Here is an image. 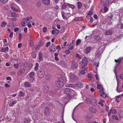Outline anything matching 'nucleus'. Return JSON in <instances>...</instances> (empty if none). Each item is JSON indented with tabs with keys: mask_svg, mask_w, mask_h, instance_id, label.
<instances>
[{
	"mask_svg": "<svg viewBox=\"0 0 123 123\" xmlns=\"http://www.w3.org/2000/svg\"><path fill=\"white\" fill-rule=\"evenodd\" d=\"M37 73V76L40 78H43L45 74L44 71L42 69H39Z\"/></svg>",
	"mask_w": 123,
	"mask_h": 123,
	"instance_id": "obj_1",
	"label": "nucleus"
},
{
	"mask_svg": "<svg viewBox=\"0 0 123 123\" xmlns=\"http://www.w3.org/2000/svg\"><path fill=\"white\" fill-rule=\"evenodd\" d=\"M104 50L102 49L101 48H99L96 52L95 55L96 57L99 58H100L101 54L103 53Z\"/></svg>",
	"mask_w": 123,
	"mask_h": 123,
	"instance_id": "obj_2",
	"label": "nucleus"
},
{
	"mask_svg": "<svg viewBox=\"0 0 123 123\" xmlns=\"http://www.w3.org/2000/svg\"><path fill=\"white\" fill-rule=\"evenodd\" d=\"M58 81L55 82L56 86L58 87H61L63 86V79L60 78Z\"/></svg>",
	"mask_w": 123,
	"mask_h": 123,
	"instance_id": "obj_3",
	"label": "nucleus"
},
{
	"mask_svg": "<svg viewBox=\"0 0 123 123\" xmlns=\"http://www.w3.org/2000/svg\"><path fill=\"white\" fill-rule=\"evenodd\" d=\"M88 63V61L87 59L86 58H84L82 59V62H80V64H82L84 65L82 66V68H83L85 70H87V68H86L85 65L87 64Z\"/></svg>",
	"mask_w": 123,
	"mask_h": 123,
	"instance_id": "obj_4",
	"label": "nucleus"
},
{
	"mask_svg": "<svg viewBox=\"0 0 123 123\" xmlns=\"http://www.w3.org/2000/svg\"><path fill=\"white\" fill-rule=\"evenodd\" d=\"M63 93L69 96L71 92V90L68 88H67L63 90Z\"/></svg>",
	"mask_w": 123,
	"mask_h": 123,
	"instance_id": "obj_5",
	"label": "nucleus"
},
{
	"mask_svg": "<svg viewBox=\"0 0 123 123\" xmlns=\"http://www.w3.org/2000/svg\"><path fill=\"white\" fill-rule=\"evenodd\" d=\"M71 67L72 69H75L78 67V64L74 60L71 62Z\"/></svg>",
	"mask_w": 123,
	"mask_h": 123,
	"instance_id": "obj_6",
	"label": "nucleus"
},
{
	"mask_svg": "<svg viewBox=\"0 0 123 123\" xmlns=\"http://www.w3.org/2000/svg\"><path fill=\"white\" fill-rule=\"evenodd\" d=\"M68 74L71 79L75 80H78V78L77 77L71 73H69Z\"/></svg>",
	"mask_w": 123,
	"mask_h": 123,
	"instance_id": "obj_7",
	"label": "nucleus"
},
{
	"mask_svg": "<svg viewBox=\"0 0 123 123\" xmlns=\"http://www.w3.org/2000/svg\"><path fill=\"white\" fill-rule=\"evenodd\" d=\"M49 49L50 51L52 53L55 52L56 50L55 47L53 44L49 47Z\"/></svg>",
	"mask_w": 123,
	"mask_h": 123,
	"instance_id": "obj_8",
	"label": "nucleus"
},
{
	"mask_svg": "<svg viewBox=\"0 0 123 123\" xmlns=\"http://www.w3.org/2000/svg\"><path fill=\"white\" fill-rule=\"evenodd\" d=\"M25 70L24 68H21L20 69L18 72V74L19 76H21L25 72Z\"/></svg>",
	"mask_w": 123,
	"mask_h": 123,
	"instance_id": "obj_9",
	"label": "nucleus"
},
{
	"mask_svg": "<svg viewBox=\"0 0 123 123\" xmlns=\"http://www.w3.org/2000/svg\"><path fill=\"white\" fill-rule=\"evenodd\" d=\"M111 113L112 114H116L117 113V111L115 109H111L110 110V112L108 115V116L110 115Z\"/></svg>",
	"mask_w": 123,
	"mask_h": 123,
	"instance_id": "obj_10",
	"label": "nucleus"
},
{
	"mask_svg": "<svg viewBox=\"0 0 123 123\" xmlns=\"http://www.w3.org/2000/svg\"><path fill=\"white\" fill-rule=\"evenodd\" d=\"M97 89H100L99 91L100 92H102L104 91V88L101 85L97 84Z\"/></svg>",
	"mask_w": 123,
	"mask_h": 123,
	"instance_id": "obj_11",
	"label": "nucleus"
},
{
	"mask_svg": "<svg viewBox=\"0 0 123 123\" xmlns=\"http://www.w3.org/2000/svg\"><path fill=\"white\" fill-rule=\"evenodd\" d=\"M112 31L111 30H107L105 32V35H111L112 34Z\"/></svg>",
	"mask_w": 123,
	"mask_h": 123,
	"instance_id": "obj_12",
	"label": "nucleus"
},
{
	"mask_svg": "<svg viewBox=\"0 0 123 123\" xmlns=\"http://www.w3.org/2000/svg\"><path fill=\"white\" fill-rule=\"evenodd\" d=\"M39 62L42 61L43 59V55L41 52H40L39 53Z\"/></svg>",
	"mask_w": 123,
	"mask_h": 123,
	"instance_id": "obj_13",
	"label": "nucleus"
},
{
	"mask_svg": "<svg viewBox=\"0 0 123 123\" xmlns=\"http://www.w3.org/2000/svg\"><path fill=\"white\" fill-rule=\"evenodd\" d=\"M34 75L35 73L33 72H31L30 74L29 77L31 79L32 81H33L34 79Z\"/></svg>",
	"mask_w": 123,
	"mask_h": 123,
	"instance_id": "obj_14",
	"label": "nucleus"
},
{
	"mask_svg": "<svg viewBox=\"0 0 123 123\" xmlns=\"http://www.w3.org/2000/svg\"><path fill=\"white\" fill-rule=\"evenodd\" d=\"M75 85L76 86L79 88H82L83 87V84L80 82H77L76 83Z\"/></svg>",
	"mask_w": 123,
	"mask_h": 123,
	"instance_id": "obj_15",
	"label": "nucleus"
},
{
	"mask_svg": "<svg viewBox=\"0 0 123 123\" xmlns=\"http://www.w3.org/2000/svg\"><path fill=\"white\" fill-rule=\"evenodd\" d=\"M67 46L68 48V49H69L70 50H72L73 48V43H70L68 44Z\"/></svg>",
	"mask_w": 123,
	"mask_h": 123,
	"instance_id": "obj_16",
	"label": "nucleus"
},
{
	"mask_svg": "<svg viewBox=\"0 0 123 123\" xmlns=\"http://www.w3.org/2000/svg\"><path fill=\"white\" fill-rule=\"evenodd\" d=\"M122 58L120 57L117 60H115V61L116 62V65H118L120 63L121 60H122Z\"/></svg>",
	"mask_w": 123,
	"mask_h": 123,
	"instance_id": "obj_17",
	"label": "nucleus"
},
{
	"mask_svg": "<svg viewBox=\"0 0 123 123\" xmlns=\"http://www.w3.org/2000/svg\"><path fill=\"white\" fill-rule=\"evenodd\" d=\"M76 5H77L78 8V9H80L81 8L82 6V3L81 2H78L76 3Z\"/></svg>",
	"mask_w": 123,
	"mask_h": 123,
	"instance_id": "obj_18",
	"label": "nucleus"
},
{
	"mask_svg": "<svg viewBox=\"0 0 123 123\" xmlns=\"http://www.w3.org/2000/svg\"><path fill=\"white\" fill-rule=\"evenodd\" d=\"M92 49V47L89 46L87 47L86 49V52L87 54L89 53Z\"/></svg>",
	"mask_w": 123,
	"mask_h": 123,
	"instance_id": "obj_19",
	"label": "nucleus"
},
{
	"mask_svg": "<svg viewBox=\"0 0 123 123\" xmlns=\"http://www.w3.org/2000/svg\"><path fill=\"white\" fill-rule=\"evenodd\" d=\"M89 109L90 111L92 113H95L97 111L96 109L94 108L90 107L89 108Z\"/></svg>",
	"mask_w": 123,
	"mask_h": 123,
	"instance_id": "obj_20",
	"label": "nucleus"
},
{
	"mask_svg": "<svg viewBox=\"0 0 123 123\" xmlns=\"http://www.w3.org/2000/svg\"><path fill=\"white\" fill-rule=\"evenodd\" d=\"M83 18L82 17H77L75 18L74 20L76 21H80L82 20Z\"/></svg>",
	"mask_w": 123,
	"mask_h": 123,
	"instance_id": "obj_21",
	"label": "nucleus"
},
{
	"mask_svg": "<svg viewBox=\"0 0 123 123\" xmlns=\"http://www.w3.org/2000/svg\"><path fill=\"white\" fill-rule=\"evenodd\" d=\"M43 3L45 5H48L50 3L49 0H42Z\"/></svg>",
	"mask_w": 123,
	"mask_h": 123,
	"instance_id": "obj_22",
	"label": "nucleus"
},
{
	"mask_svg": "<svg viewBox=\"0 0 123 123\" xmlns=\"http://www.w3.org/2000/svg\"><path fill=\"white\" fill-rule=\"evenodd\" d=\"M25 86L26 87H29L31 86V85L30 83L28 82H26L24 84Z\"/></svg>",
	"mask_w": 123,
	"mask_h": 123,
	"instance_id": "obj_23",
	"label": "nucleus"
},
{
	"mask_svg": "<svg viewBox=\"0 0 123 123\" xmlns=\"http://www.w3.org/2000/svg\"><path fill=\"white\" fill-rule=\"evenodd\" d=\"M11 16L12 17L16 18L17 16V14L15 12H12L11 13Z\"/></svg>",
	"mask_w": 123,
	"mask_h": 123,
	"instance_id": "obj_24",
	"label": "nucleus"
},
{
	"mask_svg": "<svg viewBox=\"0 0 123 123\" xmlns=\"http://www.w3.org/2000/svg\"><path fill=\"white\" fill-rule=\"evenodd\" d=\"M43 89L44 91L45 92H46L49 90V87L48 86H45L43 87Z\"/></svg>",
	"mask_w": 123,
	"mask_h": 123,
	"instance_id": "obj_25",
	"label": "nucleus"
},
{
	"mask_svg": "<svg viewBox=\"0 0 123 123\" xmlns=\"http://www.w3.org/2000/svg\"><path fill=\"white\" fill-rule=\"evenodd\" d=\"M101 93V96L103 98H106L107 96V95L103 91Z\"/></svg>",
	"mask_w": 123,
	"mask_h": 123,
	"instance_id": "obj_26",
	"label": "nucleus"
},
{
	"mask_svg": "<svg viewBox=\"0 0 123 123\" xmlns=\"http://www.w3.org/2000/svg\"><path fill=\"white\" fill-rule=\"evenodd\" d=\"M7 25V23L6 22H2L1 24V26L4 28Z\"/></svg>",
	"mask_w": 123,
	"mask_h": 123,
	"instance_id": "obj_27",
	"label": "nucleus"
},
{
	"mask_svg": "<svg viewBox=\"0 0 123 123\" xmlns=\"http://www.w3.org/2000/svg\"><path fill=\"white\" fill-rule=\"evenodd\" d=\"M17 101L16 100H14L10 102L9 104V106L11 107L13 106L16 103Z\"/></svg>",
	"mask_w": 123,
	"mask_h": 123,
	"instance_id": "obj_28",
	"label": "nucleus"
},
{
	"mask_svg": "<svg viewBox=\"0 0 123 123\" xmlns=\"http://www.w3.org/2000/svg\"><path fill=\"white\" fill-rule=\"evenodd\" d=\"M112 117L113 119L116 120H119V118L117 116L115 115H113L112 116Z\"/></svg>",
	"mask_w": 123,
	"mask_h": 123,
	"instance_id": "obj_29",
	"label": "nucleus"
},
{
	"mask_svg": "<svg viewBox=\"0 0 123 123\" xmlns=\"http://www.w3.org/2000/svg\"><path fill=\"white\" fill-rule=\"evenodd\" d=\"M32 19V18L31 17H28L26 18H23V20H25L26 21H29L30 19Z\"/></svg>",
	"mask_w": 123,
	"mask_h": 123,
	"instance_id": "obj_30",
	"label": "nucleus"
},
{
	"mask_svg": "<svg viewBox=\"0 0 123 123\" xmlns=\"http://www.w3.org/2000/svg\"><path fill=\"white\" fill-rule=\"evenodd\" d=\"M34 45L33 42L31 40H30V46L32 47Z\"/></svg>",
	"mask_w": 123,
	"mask_h": 123,
	"instance_id": "obj_31",
	"label": "nucleus"
},
{
	"mask_svg": "<svg viewBox=\"0 0 123 123\" xmlns=\"http://www.w3.org/2000/svg\"><path fill=\"white\" fill-rule=\"evenodd\" d=\"M23 20L24 21L22 23V25L23 26H25V24H26L27 22V21H26L25 20Z\"/></svg>",
	"mask_w": 123,
	"mask_h": 123,
	"instance_id": "obj_32",
	"label": "nucleus"
},
{
	"mask_svg": "<svg viewBox=\"0 0 123 123\" xmlns=\"http://www.w3.org/2000/svg\"><path fill=\"white\" fill-rule=\"evenodd\" d=\"M39 66V64L37 63L36 64L35 66L34 67V70L35 71H37L38 70Z\"/></svg>",
	"mask_w": 123,
	"mask_h": 123,
	"instance_id": "obj_33",
	"label": "nucleus"
},
{
	"mask_svg": "<svg viewBox=\"0 0 123 123\" xmlns=\"http://www.w3.org/2000/svg\"><path fill=\"white\" fill-rule=\"evenodd\" d=\"M68 6L72 9H74L75 8V6L69 3H67Z\"/></svg>",
	"mask_w": 123,
	"mask_h": 123,
	"instance_id": "obj_34",
	"label": "nucleus"
},
{
	"mask_svg": "<svg viewBox=\"0 0 123 123\" xmlns=\"http://www.w3.org/2000/svg\"><path fill=\"white\" fill-rule=\"evenodd\" d=\"M68 5L67 4H66L65 3H64L62 6V8L64 9H65Z\"/></svg>",
	"mask_w": 123,
	"mask_h": 123,
	"instance_id": "obj_35",
	"label": "nucleus"
},
{
	"mask_svg": "<svg viewBox=\"0 0 123 123\" xmlns=\"http://www.w3.org/2000/svg\"><path fill=\"white\" fill-rule=\"evenodd\" d=\"M119 116L121 118H123V111H120L119 112Z\"/></svg>",
	"mask_w": 123,
	"mask_h": 123,
	"instance_id": "obj_36",
	"label": "nucleus"
},
{
	"mask_svg": "<svg viewBox=\"0 0 123 123\" xmlns=\"http://www.w3.org/2000/svg\"><path fill=\"white\" fill-rule=\"evenodd\" d=\"M99 63L98 61L95 62L94 63V65L96 66L97 67H98L99 66Z\"/></svg>",
	"mask_w": 123,
	"mask_h": 123,
	"instance_id": "obj_37",
	"label": "nucleus"
},
{
	"mask_svg": "<svg viewBox=\"0 0 123 123\" xmlns=\"http://www.w3.org/2000/svg\"><path fill=\"white\" fill-rule=\"evenodd\" d=\"M95 39L97 41H99L101 40L100 37L99 36H96L95 37Z\"/></svg>",
	"mask_w": 123,
	"mask_h": 123,
	"instance_id": "obj_38",
	"label": "nucleus"
},
{
	"mask_svg": "<svg viewBox=\"0 0 123 123\" xmlns=\"http://www.w3.org/2000/svg\"><path fill=\"white\" fill-rule=\"evenodd\" d=\"M19 96L20 97H21L24 96V94L23 92L20 91L19 92Z\"/></svg>",
	"mask_w": 123,
	"mask_h": 123,
	"instance_id": "obj_39",
	"label": "nucleus"
},
{
	"mask_svg": "<svg viewBox=\"0 0 123 123\" xmlns=\"http://www.w3.org/2000/svg\"><path fill=\"white\" fill-rule=\"evenodd\" d=\"M19 64L18 63L14 64H13V66L16 69H18V66Z\"/></svg>",
	"mask_w": 123,
	"mask_h": 123,
	"instance_id": "obj_40",
	"label": "nucleus"
},
{
	"mask_svg": "<svg viewBox=\"0 0 123 123\" xmlns=\"http://www.w3.org/2000/svg\"><path fill=\"white\" fill-rule=\"evenodd\" d=\"M18 36L19 37V40H21L23 38V36L20 33H19Z\"/></svg>",
	"mask_w": 123,
	"mask_h": 123,
	"instance_id": "obj_41",
	"label": "nucleus"
},
{
	"mask_svg": "<svg viewBox=\"0 0 123 123\" xmlns=\"http://www.w3.org/2000/svg\"><path fill=\"white\" fill-rule=\"evenodd\" d=\"M81 42V40L80 39H78L76 41V46L78 45L80 42Z\"/></svg>",
	"mask_w": 123,
	"mask_h": 123,
	"instance_id": "obj_42",
	"label": "nucleus"
},
{
	"mask_svg": "<svg viewBox=\"0 0 123 123\" xmlns=\"http://www.w3.org/2000/svg\"><path fill=\"white\" fill-rule=\"evenodd\" d=\"M11 9L13 11L15 12H17L18 11V9L15 8L14 7L12 6L11 7Z\"/></svg>",
	"mask_w": 123,
	"mask_h": 123,
	"instance_id": "obj_43",
	"label": "nucleus"
},
{
	"mask_svg": "<svg viewBox=\"0 0 123 123\" xmlns=\"http://www.w3.org/2000/svg\"><path fill=\"white\" fill-rule=\"evenodd\" d=\"M45 114L46 116H48L49 114V111H44Z\"/></svg>",
	"mask_w": 123,
	"mask_h": 123,
	"instance_id": "obj_44",
	"label": "nucleus"
},
{
	"mask_svg": "<svg viewBox=\"0 0 123 123\" xmlns=\"http://www.w3.org/2000/svg\"><path fill=\"white\" fill-rule=\"evenodd\" d=\"M76 57L79 58L80 59H81L82 58L80 55L78 53H77L76 54Z\"/></svg>",
	"mask_w": 123,
	"mask_h": 123,
	"instance_id": "obj_45",
	"label": "nucleus"
},
{
	"mask_svg": "<svg viewBox=\"0 0 123 123\" xmlns=\"http://www.w3.org/2000/svg\"><path fill=\"white\" fill-rule=\"evenodd\" d=\"M105 101L104 100H102V99H101L100 101L98 102V104L100 105H102L103 104V103Z\"/></svg>",
	"mask_w": 123,
	"mask_h": 123,
	"instance_id": "obj_46",
	"label": "nucleus"
},
{
	"mask_svg": "<svg viewBox=\"0 0 123 123\" xmlns=\"http://www.w3.org/2000/svg\"><path fill=\"white\" fill-rule=\"evenodd\" d=\"M69 49H67L65 51V53L66 54H69L70 53V51Z\"/></svg>",
	"mask_w": 123,
	"mask_h": 123,
	"instance_id": "obj_47",
	"label": "nucleus"
},
{
	"mask_svg": "<svg viewBox=\"0 0 123 123\" xmlns=\"http://www.w3.org/2000/svg\"><path fill=\"white\" fill-rule=\"evenodd\" d=\"M39 49L38 46H35V48H33L32 49V50H33L34 49L36 50H38Z\"/></svg>",
	"mask_w": 123,
	"mask_h": 123,
	"instance_id": "obj_48",
	"label": "nucleus"
},
{
	"mask_svg": "<svg viewBox=\"0 0 123 123\" xmlns=\"http://www.w3.org/2000/svg\"><path fill=\"white\" fill-rule=\"evenodd\" d=\"M121 97L120 96H117V97L116 98V100L117 102H119V98H120V97Z\"/></svg>",
	"mask_w": 123,
	"mask_h": 123,
	"instance_id": "obj_49",
	"label": "nucleus"
},
{
	"mask_svg": "<svg viewBox=\"0 0 123 123\" xmlns=\"http://www.w3.org/2000/svg\"><path fill=\"white\" fill-rule=\"evenodd\" d=\"M88 78L90 80H92V75L90 74H89L88 75Z\"/></svg>",
	"mask_w": 123,
	"mask_h": 123,
	"instance_id": "obj_50",
	"label": "nucleus"
},
{
	"mask_svg": "<svg viewBox=\"0 0 123 123\" xmlns=\"http://www.w3.org/2000/svg\"><path fill=\"white\" fill-rule=\"evenodd\" d=\"M33 64L31 63H30L28 64V67L29 68H32L33 66Z\"/></svg>",
	"mask_w": 123,
	"mask_h": 123,
	"instance_id": "obj_51",
	"label": "nucleus"
},
{
	"mask_svg": "<svg viewBox=\"0 0 123 123\" xmlns=\"http://www.w3.org/2000/svg\"><path fill=\"white\" fill-rule=\"evenodd\" d=\"M109 4V2L108 0H106L105 2V4L107 5L108 6Z\"/></svg>",
	"mask_w": 123,
	"mask_h": 123,
	"instance_id": "obj_52",
	"label": "nucleus"
},
{
	"mask_svg": "<svg viewBox=\"0 0 123 123\" xmlns=\"http://www.w3.org/2000/svg\"><path fill=\"white\" fill-rule=\"evenodd\" d=\"M1 2L3 3H6L8 1V0H0Z\"/></svg>",
	"mask_w": 123,
	"mask_h": 123,
	"instance_id": "obj_53",
	"label": "nucleus"
},
{
	"mask_svg": "<svg viewBox=\"0 0 123 123\" xmlns=\"http://www.w3.org/2000/svg\"><path fill=\"white\" fill-rule=\"evenodd\" d=\"M1 51L2 52L6 53V52L5 51L4 48L3 47H1L0 48Z\"/></svg>",
	"mask_w": 123,
	"mask_h": 123,
	"instance_id": "obj_54",
	"label": "nucleus"
},
{
	"mask_svg": "<svg viewBox=\"0 0 123 123\" xmlns=\"http://www.w3.org/2000/svg\"><path fill=\"white\" fill-rule=\"evenodd\" d=\"M91 118L89 114H87L86 116V118L87 119H89Z\"/></svg>",
	"mask_w": 123,
	"mask_h": 123,
	"instance_id": "obj_55",
	"label": "nucleus"
},
{
	"mask_svg": "<svg viewBox=\"0 0 123 123\" xmlns=\"http://www.w3.org/2000/svg\"><path fill=\"white\" fill-rule=\"evenodd\" d=\"M86 100L87 103L89 104L91 100L90 99L86 98Z\"/></svg>",
	"mask_w": 123,
	"mask_h": 123,
	"instance_id": "obj_56",
	"label": "nucleus"
},
{
	"mask_svg": "<svg viewBox=\"0 0 123 123\" xmlns=\"http://www.w3.org/2000/svg\"><path fill=\"white\" fill-rule=\"evenodd\" d=\"M80 74H85V72L84 70H81L80 71Z\"/></svg>",
	"mask_w": 123,
	"mask_h": 123,
	"instance_id": "obj_57",
	"label": "nucleus"
},
{
	"mask_svg": "<svg viewBox=\"0 0 123 123\" xmlns=\"http://www.w3.org/2000/svg\"><path fill=\"white\" fill-rule=\"evenodd\" d=\"M13 35V32H11L9 35V36L10 38L12 37Z\"/></svg>",
	"mask_w": 123,
	"mask_h": 123,
	"instance_id": "obj_58",
	"label": "nucleus"
},
{
	"mask_svg": "<svg viewBox=\"0 0 123 123\" xmlns=\"http://www.w3.org/2000/svg\"><path fill=\"white\" fill-rule=\"evenodd\" d=\"M51 43L50 42H47L46 44V47H48V46L50 45Z\"/></svg>",
	"mask_w": 123,
	"mask_h": 123,
	"instance_id": "obj_59",
	"label": "nucleus"
},
{
	"mask_svg": "<svg viewBox=\"0 0 123 123\" xmlns=\"http://www.w3.org/2000/svg\"><path fill=\"white\" fill-rule=\"evenodd\" d=\"M117 91L119 92H122V89H120V88H119V89H117Z\"/></svg>",
	"mask_w": 123,
	"mask_h": 123,
	"instance_id": "obj_60",
	"label": "nucleus"
},
{
	"mask_svg": "<svg viewBox=\"0 0 123 123\" xmlns=\"http://www.w3.org/2000/svg\"><path fill=\"white\" fill-rule=\"evenodd\" d=\"M104 11L105 12H107L108 10V8L107 7L105 6L104 8Z\"/></svg>",
	"mask_w": 123,
	"mask_h": 123,
	"instance_id": "obj_61",
	"label": "nucleus"
},
{
	"mask_svg": "<svg viewBox=\"0 0 123 123\" xmlns=\"http://www.w3.org/2000/svg\"><path fill=\"white\" fill-rule=\"evenodd\" d=\"M19 29L18 28V27H16L14 29V31L15 32H16L17 31H19Z\"/></svg>",
	"mask_w": 123,
	"mask_h": 123,
	"instance_id": "obj_62",
	"label": "nucleus"
},
{
	"mask_svg": "<svg viewBox=\"0 0 123 123\" xmlns=\"http://www.w3.org/2000/svg\"><path fill=\"white\" fill-rule=\"evenodd\" d=\"M47 30V28L46 27H44L43 29V31L44 32H45Z\"/></svg>",
	"mask_w": 123,
	"mask_h": 123,
	"instance_id": "obj_63",
	"label": "nucleus"
},
{
	"mask_svg": "<svg viewBox=\"0 0 123 123\" xmlns=\"http://www.w3.org/2000/svg\"><path fill=\"white\" fill-rule=\"evenodd\" d=\"M36 5L38 6H41V3L40 2H38L37 3Z\"/></svg>",
	"mask_w": 123,
	"mask_h": 123,
	"instance_id": "obj_64",
	"label": "nucleus"
}]
</instances>
